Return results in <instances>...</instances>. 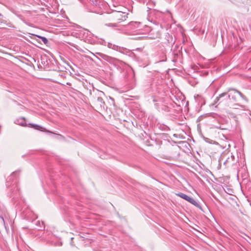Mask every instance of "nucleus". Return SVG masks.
Listing matches in <instances>:
<instances>
[{
  "mask_svg": "<svg viewBox=\"0 0 251 251\" xmlns=\"http://www.w3.org/2000/svg\"><path fill=\"white\" fill-rule=\"evenodd\" d=\"M15 123L16 124H18V125H21V126H27V124H26V122H25V119L24 117H21V118H20L18 119H17L15 121Z\"/></svg>",
  "mask_w": 251,
  "mask_h": 251,
  "instance_id": "nucleus-8",
  "label": "nucleus"
},
{
  "mask_svg": "<svg viewBox=\"0 0 251 251\" xmlns=\"http://www.w3.org/2000/svg\"><path fill=\"white\" fill-rule=\"evenodd\" d=\"M98 100L99 101H100V102H102V101H103V100H102V99L101 98H100V97H98Z\"/></svg>",
  "mask_w": 251,
  "mask_h": 251,
  "instance_id": "nucleus-13",
  "label": "nucleus"
},
{
  "mask_svg": "<svg viewBox=\"0 0 251 251\" xmlns=\"http://www.w3.org/2000/svg\"><path fill=\"white\" fill-rule=\"evenodd\" d=\"M250 115H251V113H250Z\"/></svg>",
  "mask_w": 251,
  "mask_h": 251,
  "instance_id": "nucleus-17",
  "label": "nucleus"
},
{
  "mask_svg": "<svg viewBox=\"0 0 251 251\" xmlns=\"http://www.w3.org/2000/svg\"><path fill=\"white\" fill-rule=\"evenodd\" d=\"M227 93H228L229 100L232 99L234 102L237 101L236 95L237 94L245 102H248L249 101V100L246 96L239 91L233 88H229L227 89Z\"/></svg>",
  "mask_w": 251,
  "mask_h": 251,
  "instance_id": "nucleus-3",
  "label": "nucleus"
},
{
  "mask_svg": "<svg viewBox=\"0 0 251 251\" xmlns=\"http://www.w3.org/2000/svg\"><path fill=\"white\" fill-rule=\"evenodd\" d=\"M177 196H179L181 198L188 201L191 204H193L194 205L196 206H198L199 204L198 202L192 197L187 195L185 194H184L183 193H179L176 194Z\"/></svg>",
  "mask_w": 251,
  "mask_h": 251,
  "instance_id": "nucleus-7",
  "label": "nucleus"
},
{
  "mask_svg": "<svg viewBox=\"0 0 251 251\" xmlns=\"http://www.w3.org/2000/svg\"><path fill=\"white\" fill-rule=\"evenodd\" d=\"M73 239H74V238H73V237L71 238V243H70L71 245L72 246H73V247L75 246V245H74V242H73Z\"/></svg>",
  "mask_w": 251,
  "mask_h": 251,
  "instance_id": "nucleus-12",
  "label": "nucleus"
},
{
  "mask_svg": "<svg viewBox=\"0 0 251 251\" xmlns=\"http://www.w3.org/2000/svg\"><path fill=\"white\" fill-rule=\"evenodd\" d=\"M199 97H201L199 95H197L196 97H195V99L198 98Z\"/></svg>",
  "mask_w": 251,
  "mask_h": 251,
  "instance_id": "nucleus-15",
  "label": "nucleus"
},
{
  "mask_svg": "<svg viewBox=\"0 0 251 251\" xmlns=\"http://www.w3.org/2000/svg\"><path fill=\"white\" fill-rule=\"evenodd\" d=\"M220 161L223 162L226 167L233 166L235 163V156L229 151L223 153L220 157Z\"/></svg>",
  "mask_w": 251,
  "mask_h": 251,
  "instance_id": "nucleus-1",
  "label": "nucleus"
},
{
  "mask_svg": "<svg viewBox=\"0 0 251 251\" xmlns=\"http://www.w3.org/2000/svg\"><path fill=\"white\" fill-rule=\"evenodd\" d=\"M127 18V14L121 11L116 10H113V12L108 15V18L113 22L120 23L124 21Z\"/></svg>",
  "mask_w": 251,
  "mask_h": 251,
  "instance_id": "nucleus-2",
  "label": "nucleus"
},
{
  "mask_svg": "<svg viewBox=\"0 0 251 251\" xmlns=\"http://www.w3.org/2000/svg\"><path fill=\"white\" fill-rule=\"evenodd\" d=\"M29 125L30 126V127H33L37 130H41V129L43 128L42 126L33 124H29Z\"/></svg>",
  "mask_w": 251,
  "mask_h": 251,
  "instance_id": "nucleus-9",
  "label": "nucleus"
},
{
  "mask_svg": "<svg viewBox=\"0 0 251 251\" xmlns=\"http://www.w3.org/2000/svg\"><path fill=\"white\" fill-rule=\"evenodd\" d=\"M106 25L108 26L117 27V23H114L106 24Z\"/></svg>",
  "mask_w": 251,
  "mask_h": 251,
  "instance_id": "nucleus-11",
  "label": "nucleus"
},
{
  "mask_svg": "<svg viewBox=\"0 0 251 251\" xmlns=\"http://www.w3.org/2000/svg\"><path fill=\"white\" fill-rule=\"evenodd\" d=\"M107 47L109 48L112 49L116 51H118L123 54H125L126 55L128 54L129 56L132 53V52L126 48L115 45L112 43H108L107 44Z\"/></svg>",
  "mask_w": 251,
  "mask_h": 251,
  "instance_id": "nucleus-6",
  "label": "nucleus"
},
{
  "mask_svg": "<svg viewBox=\"0 0 251 251\" xmlns=\"http://www.w3.org/2000/svg\"><path fill=\"white\" fill-rule=\"evenodd\" d=\"M20 171L17 170L12 173V174L8 177L6 179V186L9 187L10 186L16 185L18 181V178L20 175Z\"/></svg>",
  "mask_w": 251,
  "mask_h": 251,
  "instance_id": "nucleus-4",
  "label": "nucleus"
},
{
  "mask_svg": "<svg viewBox=\"0 0 251 251\" xmlns=\"http://www.w3.org/2000/svg\"><path fill=\"white\" fill-rule=\"evenodd\" d=\"M229 101V95L227 91L221 93L214 100L215 104H225L227 105Z\"/></svg>",
  "mask_w": 251,
  "mask_h": 251,
  "instance_id": "nucleus-5",
  "label": "nucleus"
},
{
  "mask_svg": "<svg viewBox=\"0 0 251 251\" xmlns=\"http://www.w3.org/2000/svg\"><path fill=\"white\" fill-rule=\"evenodd\" d=\"M0 218L1 219L2 222L4 223V218H3V216H0Z\"/></svg>",
  "mask_w": 251,
  "mask_h": 251,
  "instance_id": "nucleus-14",
  "label": "nucleus"
},
{
  "mask_svg": "<svg viewBox=\"0 0 251 251\" xmlns=\"http://www.w3.org/2000/svg\"><path fill=\"white\" fill-rule=\"evenodd\" d=\"M0 16H2V14L0 13Z\"/></svg>",
  "mask_w": 251,
  "mask_h": 251,
  "instance_id": "nucleus-16",
  "label": "nucleus"
},
{
  "mask_svg": "<svg viewBox=\"0 0 251 251\" xmlns=\"http://www.w3.org/2000/svg\"><path fill=\"white\" fill-rule=\"evenodd\" d=\"M37 36L39 38L41 39L42 40V41H43V42L45 44L47 45V44H48V39H47V38H46V37H43V36H39V35H37Z\"/></svg>",
  "mask_w": 251,
  "mask_h": 251,
  "instance_id": "nucleus-10",
  "label": "nucleus"
}]
</instances>
